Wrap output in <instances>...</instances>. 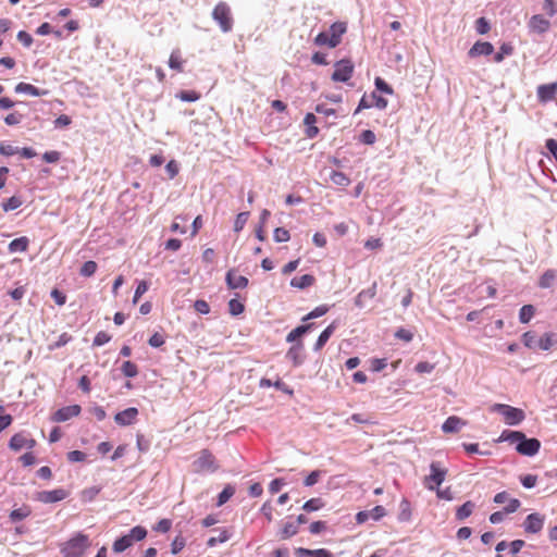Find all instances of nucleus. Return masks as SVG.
<instances>
[{
    "instance_id": "obj_19",
    "label": "nucleus",
    "mask_w": 557,
    "mask_h": 557,
    "mask_svg": "<svg viewBox=\"0 0 557 557\" xmlns=\"http://www.w3.org/2000/svg\"><path fill=\"white\" fill-rule=\"evenodd\" d=\"M286 358L293 362L295 367L304 362V344L302 342L295 343L286 352Z\"/></svg>"
},
{
    "instance_id": "obj_57",
    "label": "nucleus",
    "mask_w": 557,
    "mask_h": 557,
    "mask_svg": "<svg viewBox=\"0 0 557 557\" xmlns=\"http://www.w3.org/2000/svg\"><path fill=\"white\" fill-rule=\"evenodd\" d=\"M520 481L525 488H532L535 486L537 478L533 474H527L521 476Z\"/></svg>"
},
{
    "instance_id": "obj_27",
    "label": "nucleus",
    "mask_w": 557,
    "mask_h": 557,
    "mask_svg": "<svg viewBox=\"0 0 557 557\" xmlns=\"http://www.w3.org/2000/svg\"><path fill=\"white\" fill-rule=\"evenodd\" d=\"M313 326V323L299 325L296 329H294L292 332L288 333L286 341L288 343L296 342L299 337L308 333Z\"/></svg>"
},
{
    "instance_id": "obj_17",
    "label": "nucleus",
    "mask_w": 557,
    "mask_h": 557,
    "mask_svg": "<svg viewBox=\"0 0 557 557\" xmlns=\"http://www.w3.org/2000/svg\"><path fill=\"white\" fill-rule=\"evenodd\" d=\"M529 27L534 33L544 34L549 29L550 22L543 15L536 14L530 18Z\"/></svg>"
},
{
    "instance_id": "obj_14",
    "label": "nucleus",
    "mask_w": 557,
    "mask_h": 557,
    "mask_svg": "<svg viewBox=\"0 0 557 557\" xmlns=\"http://www.w3.org/2000/svg\"><path fill=\"white\" fill-rule=\"evenodd\" d=\"M225 281L231 289L245 288L248 285V278L243 275H236L235 269L227 271Z\"/></svg>"
},
{
    "instance_id": "obj_62",
    "label": "nucleus",
    "mask_w": 557,
    "mask_h": 557,
    "mask_svg": "<svg viewBox=\"0 0 557 557\" xmlns=\"http://www.w3.org/2000/svg\"><path fill=\"white\" fill-rule=\"evenodd\" d=\"M17 40L22 42L25 47H30V45L33 44L32 36L25 30H20L17 33Z\"/></svg>"
},
{
    "instance_id": "obj_37",
    "label": "nucleus",
    "mask_w": 557,
    "mask_h": 557,
    "mask_svg": "<svg viewBox=\"0 0 557 557\" xmlns=\"http://www.w3.org/2000/svg\"><path fill=\"white\" fill-rule=\"evenodd\" d=\"M235 493V487L232 485H226L223 491L218 496V506L224 505Z\"/></svg>"
},
{
    "instance_id": "obj_31",
    "label": "nucleus",
    "mask_w": 557,
    "mask_h": 557,
    "mask_svg": "<svg viewBox=\"0 0 557 557\" xmlns=\"http://www.w3.org/2000/svg\"><path fill=\"white\" fill-rule=\"evenodd\" d=\"M28 243L29 242L26 237L15 238L9 244V251L10 252L26 251V249L28 247Z\"/></svg>"
},
{
    "instance_id": "obj_21",
    "label": "nucleus",
    "mask_w": 557,
    "mask_h": 557,
    "mask_svg": "<svg viewBox=\"0 0 557 557\" xmlns=\"http://www.w3.org/2000/svg\"><path fill=\"white\" fill-rule=\"evenodd\" d=\"M466 422L461 420L459 417L451 416L446 419V421L442 425V430L444 433H456L458 432Z\"/></svg>"
},
{
    "instance_id": "obj_11",
    "label": "nucleus",
    "mask_w": 557,
    "mask_h": 557,
    "mask_svg": "<svg viewBox=\"0 0 557 557\" xmlns=\"http://www.w3.org/2000/svg\"><path fill=\"white\" fill-rule=\"evenodd\" d=\"M541 448V442L537 438H527L524 435V438L516 445V449L519 454L523 456H534L539 453Z\"/></svg>"
},
{
    "instance_id": "obj_60",
    "label": "nucleus",
    "mask_w": 557,
    "mask_h": 557,
    "mask_svg": "<svg viewBox=\"0 0 557 557\" xmlns=\"http://www.w3.org/2000/svg\"><path fill=\"white\" fill-rule=\"evenodd\" d=\"M320 476H321V471L314 470L305 479L304 484L306 486H312L315 483H318Z\"/></svg>"
},
{
    "instance_id": "obj_52",
    "label": "nucleus",
    "mask_w": 557,
    "mask_h": 557,
    "mask_svg": "<svg viewBox=\"0 0 557 557\" xmlns=\"http://www.w3.org/2000/svg\"><path fill=\"white\" fill-rule=\"evenodd\" d=\"M177 97L182 100V101H187V102H194V101H197L199 99V94H197L196 91H187V90H183L181 91Z\"/></svg>"
},
{
    "instance_id": "obj_45",
    "label": "nucleus",
    "mask_w": 557,
    "mask_h": 557,
    "mask_svg": "<svg viewBox=\"0 0 557 557\" xmlns=\"http://www.w3.org/2000/svg\"><path fill=\"white\" fill-rule=\"evenodd\" d=\"M522 341L528 348H536L539 346V338L533 332H525L522 336Z\"/></svg>"
},
{
    "instance_id": "obj_64",
    "label": "nucleus",
    "mask_w": 557,
    "mask_h": 557,
    "mask_svg": "<svg viewBox=\"0 0 557 557\" xmlns=\"http://www.w3.org/2000/svg\"><path fill=\"white\" fill-rule=\"evenodd\" d=\"M546 148L550 154L557 160V140L549 138L546 140Z\"/></svg>"
},
{
    "instance_id": "obj_18",
    "label": "nucleus",
    "mask_w": 557,
    "mask_h": 557,
    "mask_svg": "<svg viewBox=\"0 0 557 557\" xmlns=\"http://www.w3.org/2000/svg\"><path fill=\"white\" fill-rule=\"evenodd\" d=\"M494 52V47L488 41H476L468 51L470 58H476L480 55H490Z\"/></svg>"
},
{
    "instance_id": "obj_26",
    "label": "nucleus",
    "mask_w": 557,
    "mask_h": 557,
    "mask_svg": "<svg viewBox=\"0 0 557 557\" xmlns=\"http://www.w3.org/2000/svg\"><path fill=\"white\" fill-rule=\"evenodd\" d=\"M314 281H315V278H314L313 275H311V274H304V275H301L299 277L292 278L290 285L293 287H297L299 289H304V288H307V287L313 285Z\"/></svg>"
},
{
    "instance_id": "obj_25",
    "label": "nucleus",
    "mask_w": 557,
    "mask_h": 557,
    "mask_svg": "<svg viewBox=\"0 0 557 557\" xmlns=\"http://www.w3.org/2000/svg\"><path fill=\"white\" fill-rule=\"evenodd\" d=\"M523 438H524V434L520 431L505 430L500 434L498 442H508L510 444L518 445V443H520V441Z\"/></svg>"
},
{
    "instance_id": "obj_4",
    "label": "nucleus",
    "mask_w": 557,
    "mask_h": 557,
    "mask_svg": "<svg viewBox=\"0 0 557 557\" xmlns=\"http://www.w3.org/2000/svg\"><path fill=\"white\" fill-rule=\"evenodd\" d=\"M430 475L424 479V484L426 488L433 491L444 482L447 471L436 461L430 465Z\"/></svg>"
},
{
    "instance_id": "obj_43",
    "label": "nucleus",
    "mask_w": 557,
    "mask_h": 557,
    "mask_svg": "<svg viewBox=\"0 0 557 557\" xmlns=\"http://www.w3.org/2000/svg\"><path fill=\"white\" fill-rule=\"evenodd\" d=\"M121 372L127 377H133L137 374V366L131 361H124L121 366Z\"/></svg>"
},
{
    "instance_id": "obj_48",
    "label": "nucleus",
    "mask_w": 557,
    "mask_h": 557,
    "mask_svg": "<svg viewBox=\"0 0 557 557\" xmlns=\"http://www.w3.org/2000/svg\"><path fill=\"white\" fill-rule=\"evenodd\" d=\"M369 518L379 521L381 518H383L386 515V510L383 506H375L374 508L367 510Z\"/></svg>"
},
{
    "instance_id": "obj_58",
    "label": "nucleus",
    "mask_w": 557,
    "mask_h": 557,
    "mask_svg": "<svg viewBox=\"0 0 557 557\" xmlns=\"http://www.w3.org/2000/svg\"><path fill=\"white\" fill-rule=\"evenodd\" d=\"M194 308L197 312L201 314H207L210 311V307L206 300L198 299L194 304Z\"/></svg>"
},
{
    "instance_id": "obj_41",
    "label": "nucleus",
    "mask_w": 557,
    "mask_h": 557,
    "mask_svg": "<svg viewBox=\"0 0 557 557\" xmlns=\"http://www.w3.org/2000/svg\"><path fill=\"white\" fill-rule=\"evenodd\" d=\"M169 66L172 70H175L177 72H182V59L178 51H173L169 59Z\"/></svg>"
},
{
    "instance_id": "obj_55",
    "label": "nucleus",
    "mask_w": 557,
    "mask_h": 557,
    "mask_svg": "<svg viewBox=\"0 0 557 557\" xmlns=\"http://www.w3.org/2000/svg\"><path fill=\"white\" fill-rule=\"evenodd\" d=\"M375 140H376V136L370 129L363 131L360 135V141L366 145H373L375 143Z\"/></svg>"
},
{
    "instance_id": "obj_50",
    "label": "nucleus",
    "mask_w": 557,
    "mask_h": 557,
    "mask_svg": "<svg viewBox=\"0 0 557 557\" xmlns=\"http://www.w3.org/2000/svg\"><path fill=\"white\" fill-rule=\"evenodd\" d=\"M244 305L237 299H231L228 301V310L232 315H238L244 311Z\"/></svg>"
},
{
    "instance_id": "obj_63",
    "label": "nucleus",
    "mask_w": 557,
    "mask_h": 557,
    "mask_svg": "<svg viewBox=\"0 0 557 557\" xmlns=\"http://www.w3.org/2000/svg\"><path fill=\"white\" fill-rule=\"evenodd\" d=\"M326 529V523L324 521H314L310 524L309 531L312 534H319Z\"/></svg>"
},
{
    "instance_id": "obj_61",
    "label": "nucleus",
    "mask_w": 557,
    "mask_h": 557,
    "mask_svg": "<svg viewBox=\"0 0 557 557\" xmlns=\"http://www.w3.org/2000/svg\"><path fill=\"white\" fill-rule=\"evenodd\" d=\"M395 336L399 339L407 342V343L411 342L413 338V334L410 331L403 329V327H400L396 331Z\"/></svg>"
},
{
    "instance_id": "obj_29",
    "label": "nucleus",
    "mask_w": 557,
    "mask_h": 557,
    "mask_svg": "<svg viewBox=\"0 0 557 557\" xmlns=\"http://www.w3.org/2000/svg\"><path fill=\"white\" fill-rule=\"evenodd\" d=\"M557 272L553 269L546 270L543 275L540 277L539 286L541 288H549L552 287L554 281L556 280Z\"/></svg>"
},
{
    "instance_id": "obj_3",
    "label": "nucleus",
    "mask_w": 557,
    "mask_h": 557,
    "mask_svg": "<svg viewBox=\"0 0 557 557\" xmlns=\"http://www.w3.org/2000/svg\"><path fill=\"white\" fill-rule=\"evenodd\" d=\"M491 410L500 413L509 425H517L525 418L523 410L505 404H494Z\"/></svg>"
},
{
    "instance_id": "obj_9",
    "label": "nucleus",
    "mask_w": 557,
    "mask_h": 557,
    "mask_svg": "<svg viewBox=\"0 0 557 557\" xmlns=\"http://www.w3.org/2000/svg\"><path fill=\"white\" fill-rule=\"evenodd\" d=\"M544 523L545 516L539 512H533L527 516L522 525L527 533L536 534L543 529Z\"/></svg>"
},
{
    "instance_id": "obj_53",
    "label": "nucleus",
    "mask_w": 557,
    "mask_h": 557,
    "mask_svg": "<svg viewBox=\"0 0 557 557\" xmlns=\"http://www.w3.org/2000/svg\"><path fill=\"white\" fill-rule=\"evenodd\" d=\"M475 30L481 35H484L490 30V23L485 17H480L476 20Z\"/></svg>"
},
{
    "instance_id": "obj_42",
    "label": "nucleus",
    "mask_w": 557,
    "mask_h": 557,
    "mask_svg": "<svg viewBox=\"0 0 557 557\" xmlns=\"http://www.w3.org/2000/svg\"><path fill=\"white\" fill-rule=\"evenodd\" d=\"M329 311V307L325 305L319 306L314 308L311 312L302 318V321H308L311 319L320 318L324 315Z\"/></svg>"
},
{
    "instance_id": "obj_51",
    "label": "nucleus",
    "mask_w": 557,
    "mask_h": 557,
    "mask_svg": "<svg viewBox=\"0 0 557 557\" xmlns=\"http://www.w3.org/2000/svg\"><path fill=\"white\" fill-rule=\"evenodd\" d=\"M553 346V335L546 333L543 337L539 338V348L542 350H548Z\"/></svg>"
},
{
    "instance_id": "obj_47",
    "label": "nucleus",
    "mask_w": 557,
    "mask_h": 557,
    "mask_svg": "<svg viewBox=\"0 0 557 557\" xmlns=\"http://www.w3.org/2000/svg\"><path fill=\"white\" fill-rule=\"evenodd\" d=\"M97 271V263L95 261H86L82 269H81V275L89 277L95 274Z\"/></svg>"
},
{
    "instance_id": "obj_20",
    "label": "nucleus",
    "mask_w": 557,
    "mask_h": 557,
    "mask_svg": "<svg viewBox=\"0 0 557 557\" xmlns=\"http://www.w3.org/2000/svg\"><path fill=\"white\" fill-rule=\"evenodd\" d=\"M295 554L299 557H334L333 554L325 548L308 549L298 547L295 549Z\"/></svg>"
},
{
    "instance_id": "obj_8",
    "label": "nucleus",
    "mask_w": 557,
    "mask_h": 557,
    "mask_svg": "<svg viewBox=\"0 0 557 557\" xmlns=\"http://www.w3.org/2000/svg\"><path fill=\"white\" fill-rule=\"evenodd\" d=\"M387 100L375 92H372L370 96L363 95L361 98L355 114L359 113L363 109H369L372 107H376L380 110H384L387 107Z\"/></svg>"
},
{
    "instance_id": "obj_39",
    "label": "nucleus",
    "mask_w": 557,
    "mask_h": 557,
    "mask_svg": "<svg viewBox=\"0 0 557 557\" xmlns=\"http://www.w3.org/2000/svg\"><path fill=\"white\" fill-rule=\"evenodd\" d=\"M21 206H22V200L16 196H12L11 198H9L8 200H5L2 203V208H3L4 212L15 210Z\"/></svg>"
},
{
    "instance_id": "obj_7",
    "label": "nucleus",
    "mask_w": 557,
    "mask_h": 557,
    "mask_svg": "<svg viewBox=\"0 0 557 557\" xmlns=\"http://www.w3.org/2000/svg\"><path fill=\"white\" fill-rule=\"evenodd\" d=\"M197 471L214 472L219 469L214 456L207 449L202 450L194 462Z\"/></svg>"
},
{
    "instance_id": "obj_23",
    "label": "nucleus",
    "mask_w": 557,
    "mask_h": 557,
    "mask_svg": "<svg viewBox=\"0 0 557 557\" xmlns=\"http://www.w3.org/2000/svg\"><path fill=\"white\" fill-rule=\"evenodd\" d=\"M15 91L18 92V94H27V95H30L33 97H40V96H45L48 94L47 90H41L37 87H35L34 85L32 84H28V83H18L16 86H15Z\"/></svg>"
},
{
    "instance_id": "obj_28",
    "label": "nucleus",
    "mask_w": 557,
    "mask_h": 557,
    "mask_svg": "<svg viewBox=\"0 0 557 557\" xmlns=\"http://www.w3.org/2000/svg\"><path fill=\"white\" fill-rule=\"evenodd\" d=\"M298 533V525L295 522H286L281 530L278 531L277 535L280 540H287L292 536L296 535Z\"/></svg>"
},
{
    "instance_id": "obj_46",
    "label": "nucleus",
    "mask_w": 557,
    "mask_h": 557,
    "mask_svg": "<svg viewBox=\"0 0 557 557\" xmlns=\"http://www.w3.org/2000/svg\"><path fill=\"white\" fill-rule=\"evenodd\" d=\"M248 218V211L238 213L234 223V231L237 233L240 232L244 228L245 224L247 223Z\"/></svg>"
},
{
    "instance_id": "obj_22",
    "label": "nucleus",
    "mask_w": 557,
    "mask_h": 557,
    "mask_svg": "<svg viewBox=\"0 0 557 557\" xmlns=\"http://www.w3.org/2000/svg\"><path fill=\"white\" fill-rule=\"evenodd\" d=\"M347 30V24L345 22H335L333 23L329 30H326V33L330 34L331 36V39H334V41L339 45L341 44V40H342V36L346 33Z\"/></svg>"
},
{
    "instance_id": "obj_32",
    "label": "nucleus",
    "mask_w": 557,
    "mask_h": 557,
    "mask_svg": "<svg viewBox=\"0 0 557 557\" xmlns=\"http://www.w3.org/2000/svg\"><path fill=\"white\" fill-rule=\"evenodd\" d=\"M474 504L470 500L466 502L462 506H460L456 511V518L460 521L467 519L474 509Z\"/></svg>"
},
{
    "instance_id": "obj_1",
    "label": "nucleus",
    "mask_w": 557,
    "mask_h": 557,
    "mask_svg": "<svg viewBox=\"0 0 557 557\" xmlns=\"http://www.w3.org/2000/svg\"><path fill=\"white\" fill-rule=\"evenodd\" d=\"M89 546V537L83 533H77L62 545L61 553L64 557H83Z\"/></svg>"
},
{
    "instance_id": "obj_35",
    "label": "nucleus",
    "mask_w": 557,
    "mask_h": 557,
    "mask_svg": "<svg viewBox=\"0 0 557 557\" xmlns=\"http://www.w3.org/2000/svg\"><path fill=\"white\" fill-rule=\"evenodd\" d=\"M29 515L30 509L27 506H24L18 509L12 510L10 513V519L12 522H16L27 518Z\"/></svg>"
},
{
    "instance_id": "obj_15",
    "label": "nucleus",
    "mask_w": 557,
    "mask_h": 557,
    "mask_svg": "<svg viewBox=\"0 0 557 557\" xmlns=\"http://www.w3.org/2000/svg\"><path fill=\"white\" fill-rule=\"evenodd\" d=\"M557 95V82L546 85H540L537 87V97L541 102H549L556 98Z\"/></svg>"
},
{
    "instance_id": "obj_38",
    "label": "nucleus",
    "mask_w": 557,
    "mask_h": 557,
    "mask_svg": "<svg viewBox=\"0 0 557 557\" xmlns=\"http://www.w3.org/2000/svg\"><path fill=\"white\" fill-rule=\"evenodd\" d=\"M323 506L324 503L321 498H311L304 504L302 509L307 512H311L321 509Z\"/></svg>"
},
{
    "instance_id": "obj_56",
    "label": "nucleus",
    "mask_w": 557,
    "mask_h": 557,
    "mask_svg": "<svg viewBox=\"0 0 557 557\" xmlns=\"http://www.w3.org/2000/svg\"><path fill=\"white\" fill-rule=\"evenodd\" d=\"M110 339H111V335L101 331V332L97 333V335L95 336L94 346H102V345L109 343Z\"/></svg>"
},
{
    "instance_id": "obj_2",
    "label": "nucleus",
    "mask_w": 557,
    "mask_h": 557,
    "mask_svg": "<svg viewBox=\"0 0 557 557\" xmlns=\"http://www.w3.org/2000/svg\"><path fill=\"white\" fill-rule=\"evenodd\" d=\"M212 18L219 24L223 33H228L233 28V16L231 8L226 2H219L212 11Z\"/></svg>"
},
{
    "instance_id": "obj_5",
    "label": "nucleus",
    "mask_w": 557,
    "mask_h": 557,
    "mask_svg": "<svg viewBox=\"0 0 557 557\" xmlns=\"http://www.w3.org/2000/svg\"><path fill=\"white\" fill-rule=\"evenodd\" d=\"M334 72L332 74V81L334 82H347L350 79L354 73V64L348 59H343L334 64Z\"/></svg>"
},
{
    "instance_id": "obj_13",
    "label": "nucleus",
    "mask_w": 557,
    "mask_h": 557,
    "mask_svg": "<svg viewBox=\"0 0 557 557\" xmlns=\"http://www.w3.org/2000/svg\"><path fill=\"white\" fill-rule=\"evenodd\" d=\"M67 497V492L63 488L53 491H42L38 493L37 499L44 504L61 502Z\"/></svg>"
},
{
    "instance_id": "obj_10",
    "label": "nucleus",
    "mask_w": 557,
    "mask_h": 557,
    "mask_svg": "<svg viewBox=\"0 0 557 557\" xmlns=\"http://www.w3.org/2000/svg\"><path fill=\"white\" fill-rule=\"evenodd\" d=\"M137 541H139V525L134 527L129 534L117 539L113 544V550L115 553H122Z\"/></svg>"
},
{
    "instance_id": "obj_59",
    "label": "nucleus",
    "mask_w": 557,
    "mask_h": 557,
    "mask_svg": "<svg viewBox=\"0 0 557 557\" xmlns=\"http://www.w3.org/2000/svg\"><path fill=\"white\" fill-rule=\"evenodd\" d=\"M149 345L158 348L164 344V335L161 333H154L148 341Z\"/></svg>"
},
{
    "instance_id": "obj_30",
    "label": "nucleus",
    "mask_w": 557,
    "mask_h": 557,
    "mask_svg": "<svg viewBox=\"0 0 557 557\" xmlns=\"http://www.w3.org/2000/svg\"><path fill=\"white\" fill-rule=\"evenodd\" d=\"M330 181L337 186H348L350 184L349 177L343 172L332 171L330 173Z\"/></svg>"
},
{
    "instance_id": "obj_34",
    "label": "nucleus",
    "mask_w": 557,
    "mask_h": 557,
    "mask_svg": "<svg viewBox=\"0 0 557 557\" xmlns=\"http://www.w3.org/2000/svg\"><path fill=\"white\" fill-rule=\"evenodd\" d=\"M513 52V48L511 45L509 44H503L499 48V51H497L495 54H494V62L496 63H500L505 57L507 55H511Z\"/></svg>"
},
{
    "instance_id": "obj_16",
    "label": "nucleus",
    "mask_w": 557,
    "mask_h": 557,
    "mask_svg": "<svg viewBox=\"0 0 557 557\" xmlns=\"http://www.w3.org/2000/svg\"><path fill=\"white\" fill-rule=\"evenodd\" d=\"M81 413V407L78 405L66 406L59 409L54 416L53 420L57 422H65L73 417H77Z\"/></svg>"
},
{
    "instance_id": "obj_44",
    "label": "nucleus",
    "mask_w": 557,
    "mask_h": 557,
    "mask_svg": "<svg viewBox=\"0 0 557 557\" xmlns=\"http://www.w3.org/2000/svg\"><path fill=\"white\" fill-rule=\"evenodd\" d=\"M273 238L276 243H285L290 238L289 232L284 227H276L273 233Z\"/></svg>"
},
{
    "instance_id": "obj_33",
    "label": "nucleus",
    "mask_w": 557,
    "mask_h": 557,
    "mask_svg": "<svg viewBox=\"0 0 557 557\" xmlns=\"http://www.w3.org/2000/svg\"><path fill=\"white\" fill-rule=\"evenodd\" d=\"M314 44L317 46H327L330 48H335L336 46H338L334 39H331V36L329 33L326 32H321L319 33L315 38H314Z\"/></svg>"
},
{
    "instance_id": "obj_24",
    "label": "nucleus",
    "mask_w": 557,
    "mask_h": 557,
    "mask_svg": "<svg viewBox=\"0 0 557 557\" xmlns=\"http://www.w3.org/2000/svg\"><path fill=\"white\" fill-rule=\"evenodd\" d=\"M336 330V323H331L318 337V341L314 344V350L319 351L322 349V347L326 344V342L330 339V337L333 335V333Z\"/></svg>"
},
{
    "instance_id": "obj_12",
    "label": "nucleus",
    "mask_w": 557,
    "mask_h": 557,
    "mask_svg": "<svg viewBox=\"0 0 557 557\" xmlns=\"http://www.w3.org/2000/svg\"><path fill=\"white\" fill-rule=\"evenodd\" d=\"M138 409L135 407H129L123 411L117 412L114 416V421L120 426H127L137 421Z\"/></svg>"
},
{
    "instance_id": "obj_54",
    "label": "nucleus",
    "mask_w": 557,
    "mask_h": 557,
    "mask_svg": "<svg viewBox=\"0 0 557 557\" xmlns=\"http://www.w3.org/2000/svg\"><path fill=\"white\" fill-rule=\"evenodd\" d=\"M374 84L377 90L387 95L393 94V88L381 77H376Z\"/></svg>"
},
{
    "instance_id": "obj_40",
    "label": "nucleus",
    "mask_w": 557,
    "mask_h": 557,
    "mask_svg": "<svg viewBox=\"0 0 557 557\" xmlns=\"http://www.w3.org/2000/svg\"><path fill=\"white\" fill-rule=\"evenodd\" d=\"M230 539V533L226 530L219 532L216 536H212L208 540L207 544L209 547L215 546L218 543H224Z\"/></svg>"
},
{
    "instance_id": "obj_49",
    "label": "nucleus",
    "mask_w": 557,
    "mask_h": 557,
    "mask_svg": "<svg viewBox=\"0 0 557 557\" xmlns=\"http://www.w3.org/2000/svg\"><path fill=\"white\" fill-rule=\"evenodd\" d=\"M410 516H411L410 504L408 500L404 499L400 503L399 520L408 521L410 519Z\"/></svg>"
},
{
    "instance_id": "obj_36",
    "label": "nucleus",
    "mask_w": 557,
    "mask_h": 557,
    "mask_svg": "<svg viewBox=\"0 0 557 557\" xmlns=\"http://www.w3.org/2000/svg\"><path fill=\"white\" fill-rule=\"evenodd\" d=\"M535 309L532 305H524L519 311V320L521 323H528L534 315Z\"/></svg>"
},
{
    "instance_id": "obj_6",
    "label": "nucleus",
    "mask_w": 557,
    "mask_h": 557,
    "mask_svg": "<svg viewBox=\"0 0 557 557\" xmlns=\"http://www.w3.org/2000/svg\"><path fill=\"white\" fill-rule=\"evenodd\" d=\"M36 446V441L30 437L26 432L14 434L10 442L9 447L14 451H20L24 448L33 449Z\"/></svg>"
}]
</instances>
